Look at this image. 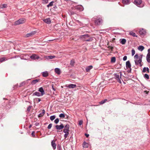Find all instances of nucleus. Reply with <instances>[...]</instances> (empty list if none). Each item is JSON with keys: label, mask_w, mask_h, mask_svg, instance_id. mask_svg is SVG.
I'll list each match as a JSON object with an SVG mask.
<instances>
[{"label": "nucleus", "mask_w": 150, "mask_h": 150, "mask_svg": "<svg viewBox=\"0 0 150 150\" xmlns=\"http://www.w3.org/2000/svg\"><path fill=\"white\" fill-rule=\"evenodd\" d=\"M138 48L139 50L142 51L144 49V47L142 45H140L138 47Z\"/></svg>", "instance_id": "28"}, {"label": "nucleus", "mask_w": 150, "mask_h": 150, "mask_svg": "<svg viewBox=\"0 0 150 150\" xmlns=\"http://www.w3.org/2000/svg\"><path fill=\"white\" fill-rule=\"evenodd\" d=\"M55 142V141L54 140H52L51 142V145L54 149H55L56 148V144Z\"/></svg>", "instance_id": "17"}, {"label": "nucleus", "mask_w": 150, "mask_h": 150, "mask_svg": "<svg viewBox=\"0 0 150 150\" xmlns=\"http://www.w3.org/2000/svg\"><path fill=\"white\" fill-rule=\"evenodd\" d=\"M48 0H43V3L46 4L48 3Z\"/></svg>", "instance_id": "47"}, {"label": "nucleus", "mask_w": 150, "mask_h": 150, "mask_svg": "<svg viewBox=\"0 0 150 150\" xmlns=\"http://www.w3.org/2000/svg\"><path fill=\"white\" fill-rule=\"evenodd\" d=\"M49 40L50 41H53V40Z\"/></svg>", "instance_id": "64"}, {"label": "nucleus", "mask_w": 150, "mask_h": 150, "mask_svg": "<svg viewBox=\"0 0 150 150\" xmlns=\"http://www.w3.org/2000/svg\"><path fill=\"white\" fill-rule=\"evenodd\" d=\"M148 53L146 57V60L148 63L150 62V48L148 50Z\"/></svg>", "instance_id": "8"}, {"label": "nucleus", "mask_w": 150, "mask_h": 150, "mask_svg": "<svg viewBox=\"0 0 150 150\" xmlns=\"http://www.w3.org/2000/svg\"><path fill=\"white\" fill-rule=\"evenodd\" d=\"M64 127V126L62 124H61L60 125H57L55 126V127L57 130H61L63 129Z\"/></svg>", "instance_id": "9"}, {"label": "nucleus", "mask_w": 150, "mask_h": 150, "mask_svg": "<svg viewBox=\"0 0 150 150\" xmlns=\"http://www.w3.org/2000/svg\"><path fill=\"white\" fill-rule=\"evenodd\" d=\"M114 75L115 79L119 83H121L122 82L121 80L122 79V77H120L119 75L117 74L116 73L114 74Z\"/></svg>", "instance_id": "4"}, {"label": "nucleus", "mask_w": 150, "mask_h": 150, "mask_svg": "<svg viewBox=\"0 0 150 150\" xmlns=\"http://www.w3.org/2000/svg\"><path fill=\"white\" fill-rule=\"evenodd\" d=\"M64 129H67L68 130H69V125L68 124L66 125L65 126H64Z\"/></svg>", "instance_id": "31"}, {"label": "nucleus", "mask_w": 150, "mask_h": 150, "mask_svg": "<svg viewBox=\"0 0 150 150\" xmlns=\"http://www.w3.org/2000/svg\"><path fill=\"white\" fill-rule=\"evenodd\" d=\"M116 61V59L115 57H113L111 58V62H115Z\"/></svg>", "instance_id": "36"}, {"label": "nucleus", "mask_w": 150, "mask_h": 150, "mask_svg": "<svg viewBox=\"0 0 150 150\" xmlns=\"http://www.w3.org/2000/svg\"><path fill=\"white\" fill-rule=\"evenodd\" d=\"M139 33L141 35L144 36L146 33V31L143 29H142L139 30Z\"/></svg>", "instance_id": "13"}, {"label": "nucleus", "mask_w": 150, "mask_h": 150, "mask_svg": "<svg viewBox=\"0 0 150 150\" xmlns=\"http://www.w3.org/2000/svg\"><path fill=\"white\" fill-rule=\"evenodd\" d=\"M85 136H86L87 137H88L89 136V134L85 133Z\"/></svg>", "instance_id": "57"}, {"label": "nucleus", "mask_w": 150, "mask_h": 150, "mask_svg": "<svg viewBox=\"0 0 150 150\" xmlns=\"http://www.w3.org/2000/svg\"><path fill=\"white\" fill-rule=\"evenodd\" d=\"M127 56H125L124 57L123 59V60L124 61H126L127 59Z\"/></svg>", "instance_id": "50"}, {"label": "nucleus", "mask_w": 150, "mask_h": 150, "mask_svg": "<svg viewBox=\"0 0 150 150\" xmlns=\"http://www.w3.org/2000/svg\"><path fill=\"white\" fill-rule=\"evenodd\" d=\"M59 116L61 118H64L65 116L64 114L61 113L59 115Z\"/></svg>", "instance_id": "35"}, {"label": "nucleus", "mask_w": 150, "mask_h": 150, "mask_svg": "<svg viewBox=\"0 0 150 150\" xmlns=\"http://www.w3.org/2000/svg\"><path fill=\"white\" fill-rule=\"evenodd\" d=\"M30 57V58L33 60L38 59L40 58L39 56L35 54H33Z\"/></svg>", "instance_id": "7"}, {"label": "nucleus", "mask_w": 150, "mask_h": 150, "mask_svg": "<svg viewBox=\"0 0 150 150\" xmlns=\"http://www.w3.org/2000/svg\"><path fill=\"white\" fill-rule=\"evenodd\" d=\"M86 20L88 22V23H87L86 24H85V27H86L85 25H87L88 23L89 22V20L88 19H86Z\"/></svg>", "instance_id": "55"}, {"label": "nucleus", "mask_w": 150, "mask_h": 150, "mask_svg": "<svg viewBox=\"0 0 150 150\" xmlns=\"http://www.w3.org/2000/svg\"><path fill=\"white\" fill-rule=\"evenodd\" d=\"M80 38L81 39H83L84 38V35H82L81 36Z\"/></svg>", "instance_id": "54"}, {"label": "nucleus", "mask_w": 150, "mask_h": 150, "mask_svg": "<svg viewBox=\"0 0 150 150\" xmlns=\"http://www.w3.org/2000/svg\"><path fill=\"white\" fill-rule=\"evenodd\" d=\"M93 40L92 37H90V35L88 34H85V41L91 42Z\"/></svg>", "instance_id": "3"}, {"label": "nucleus", "mask_w": 150, "mask_h": 150, "mask_svg": "<svg viewBox=\"0 0 150 150\" xmlns=\"http://www.w3.org/2000/svg\"><path fill=\"white\" fill-rule=\"evenodd\" d=\"M38 91L41 92L42 95H43L45 94V92L42 87H41L38 89Z\"/></svg>", "instance_id": "18"}, {"label": "nucleus", "mask_w": 150, "mask_h": 150, "mask_svg": "<svg viewBox=\"0 0 150 150\" xmlns=\"http://www.w3.org/2000/svg\"><path fill=\"white\" fill-rule=\"evenodd\" d=\"M129 33L130 35L132 36L133 37H137V36L136 35L135 33L132 31H130Z\"/></svg>", "instance_id": "27"}, {"label": "nucleus", "mask_w": 150, "mask_h": 150, "mask_svg": "<svg viewBox=\"0 0 150 150\" xmlns=\"http://www.w3.org/2000/svg\"><path fill=\"white\" fill-rule=\"evenodd\" d=\"M43 21L45 23L50 24L51 23V21L50 18H47L43 20Z\"/></svg>", "instance_id": "16"}, {"label": "nucleus", "mask_w": 150, "mask_h": 150, "mask_svg": "<svg viewBox=\"0 0 150 150\" xmlns=\"http://www.w3.org/2000/svg\"><path fill=\"white\" fill-rule=\"evenodd\" d=\"M36 32L35 31H32L31 33L27 34L25 36V37L28 38L34 35Z\"/></svg>", "instance_id": "11"}, {"label": "nucleus", "mask_w": 150, "mask_h": 150, "mask_svg": "<svg viewBox=\"0 0 150 150\" xmlns=\"http://www.w3.org/2000/svg\"><path fill=\"white\" fill-rule=\"evenodd\" d=\"M31 127H32V125H30L29 126V128H31Z\"/></svg>", "instance_id": "61"}, {"label": "nucleus", "mask_w": 150, "mask_h": 150, "mask_svg": "<svg viewBox=\"0 0 150 150\" xmlns=\"http://www.w3.org/2000/svg\"><path fill=\"white\" fill-rule=\"evenodd\" d=\"M122 2L125 5H128L131 2L130 0H122Z\"/></svg>", "instance_id": "15"}, {"label": "nucleus", "mask_w": 150, "mask_h": 150, "mask_svg": "<svg viewBox=\"0 0 150 150\" xmlns=\"http://www.w3.org/2000/svg\"><path fill=\"white\" fill-rule=\"evenodd\" d=\"M107 100L106 99H104V100H102L100 102H99V103L100 104H103L104 103L106 102V101H107Z\"/></svg>", "instance_id": "33"}, {"label": "nucleus", "mask_w": 150, "mask_h": 150, "mask_svg": "<svg viewBox=\"0 0 150 150\" xmlns=\"http://www.w3.org/2000/svg\"><path fill=\"white\" fill-rule=\"evenodd\" d=\"M42 75L43 77H46L48 75V73L47 71L43 72L42 73Z\"/></svg>", "instance_id": "23"}, {"label": "nucleus", "mask_w": 150, "mask_h": 150, "mask_svg": "<svg viewBox=\"0 0 150 150\" xmlns=\"http://www.w3.org/2000/svg\"><path fill=\"white\" fill-rule=\"evenodd\" d=\"M7 7V5L6 4H2V6H1V8H6Z\"/></svg>", "instance_id": "38"}, {"label": "nucleus", "mask_w": 150, "mask_h": 150, "mask_svg": "<svg viewBox=\"0 0 150 150\" xmlns=\"http://www.w3.org/2000/svg\"><path fill=\"white\" fill-rule=\"evenodd\" d=\"M35 100L37 103H38L41 101V99L39 98H36Z\"/></svg>", "instance_id": "42"}, {"label": "nucleus", "mask_w": 150, "mask_h": 150, "mask_svg": "<svg viewBox=\"0 0 150 150\" xmlns=\"http://www.w3.org/2000/svg\"><path fill=\"white\" fill-rule=\"evenodd\" d=\"M83 123V121L82 120H80L79 122V125H82Z\"/></svg>", "instance_id": "45"}, {"label": "nucleus", "mask_w": 150, "mask_h": 150, "mask_svg": "<svg viewBox=\"0 0 150 150\" xmlns=\"http://www.w3.org/2000/svg\"><path fill=\"white\" fill-rule=\"evenodd\" d=\"M82 145H83V147H84V142H83Z\"/></svg>", "instance_id": "60"}, {"label": "nucleus", "mask_w": 150, "mask_h": 150, "mask_svg": "<svg viewBox=\"0 0 150 150\" xmlns=\"http://www.w3.org/2000/svg\"><path fill=\"white\" fill-rule=\"evenodd\" d=\"M55 115H52L50 117V118L51 120L52 121L55 118Z\"/></svg>", "instance_id": "37"}, {"label": "nucleus", "mask_w": 150, "mask_h": 150, "mask_svg": "<svg viewBox=\"0 0 150 150\" xmlns=\"http://www.w3.org/2000/svg\"><path fill=\"white\" fill-rule=\"evenodd\" d=\"M52 89H53L54 91H55V89L52 87Z\"/></svg>", "instance_id": "62"}, {"label": "nucleus", "mask_w": 150, "mask_h": 150, "mask_svg": "<svg viewBox=\"0 0 150 150\" xmlns=\"http://www.w3.org/2000/svg\"><path fill=\"white\" fill-rule=\"evenodd\" d=\"M133 3L137 6L140 8H142L144 6V3L142 2V0H134Z\"/></svg>", "instance_id": "1"}, {"label": "nucleus", "mask_w": 150, "mask_h": 150, "mask_svg": "<svg viewBox=\"0 0 150 150\" xmlns=\"http://www.w3.org/2000/svg\"><path fill=\"white\" fill-rule=\"evenodd\" d=\"M33 96H38L39 97L40 96H42L43 95H42V94H41V93H40L39 92H35L33 93Z\"/></svg>", "instance_id": "20"}, {"label": "nucleus", "mask_w": 150, "mask_h": 150, "mask_svg": "<svg viewBox=\"0 0 150 150\" xmlns=\"http://www.w3.org/2000/svg\"><path fill=\"white\" fill-rule=\"evenodd\" d=\"M55 71L56 74L59 75L61 73L60 69L58 68L55 69Z\"/></svg>", "instance_id": "22"}, {"label": "nucleus", "mask_w": 150, "mask_h": 150, "mask_svg": "<svg viewBox=\"0 0 150 150\" xmlns=\"http://www.w3.org/2000/svg\"><path fill=\"white\" fill-rule=\"evenodd\" d=\"M54 3L53 1H52L50 2L47 6V7L49 8L50 6H52L53 5V4Z\"/></svg>", "instance_id": "29"}, {"label": "nucleus", "mask_w": 150, "mask_h": 150, "mask_svg": "<svg viewBox=\"0 0 150 150\" xmlns=\"http://www.w3.org/2000/svg\"><path fill=\"white\" fill-rule=\"evenodd\" d=\"M26 82H25V81H23V82H22L20 84V85L19 86V87H20L22 86H24V85H25V84H26Z\"/></svg>", "instance_id": "34"}, {"label": "nucleus", "mask_w": 150, "mask_h": 150, "mask_svg": "<svg viewBox=\"0 0 150 150\" xmlns=\"http://www.w3.org/2000/svg\"><path fill=\"white\" fill-rule=\"evenodd\" d=\"M30 106L28 107V108H27V110L29 111L30 109Z\"/></svg>", "instance_id": "56"}, {"label": "nucleus", "mask_w": 150, "mask_h": 150, "mask_svg": "<svg viewBox=\"0 0 150 150\" xmlns=\"http://www.w3.org/2000/svg\"><path fill=\"white\" fill-rule=\"evenodd\" d=\"M45 58L47 59H49V56H46L45 57Z\"/></svg>", "instance_id": "53"}, {"label": "nucleus", "mask_w": 150, "mask_h": 150, "mask_svg": "<svg viewBox=\"0 0 150 150\" xmlns=\"http://www.w3.org/2000/svg\"><path fill=\"white\" fill-rule=\"evenodd\" d=\"M55 57V56H49V59H52L54 58Z\"/></svg>", "instance_id": "49"}, {"label": "nucleus", "mask_w": 150, "mask_h": 150, "mask_svg": "<svg viewBox=\"0 0 150 150\" xmlns=\"http://www.w3.org/2000/svg\"><path fill=\"white\" fill-rule=\"evenodd\" d=\"M17 84L16 85H15L14 86V87L15 86H17Z\"/></svg>", "instance_id": "63"}, {"label": "nucleus", "mask_w": 150, "mask_h": 150, "mask_svg": "<svg viewBox=\"0 0 150 150\" xmlns=\"http://www.w3.org/2000/svg\"><path fill=\"white\" fill-rule=\"evenodd\" d=\"M66 87L69 88H74L76 87V85L72 84H71L69 85H66L65 86Z\"/></svg>", "instance_id": "14"}, {"label": "nucleus", "mask_w": 150, "mask_h": 150, "mask_svg": "<svg viewBox=\"0 0 150 150\" xmlns=\"http://www.w3.org/2000/svg\"><path fill=\"white\" fill-rule=\"evenodd\" d=\"M144 77L145 79H149V75L146 74H145L144 76Z\"/></svg>", "instance_id": "30"}, {"label": "nucleus", "mask_w": 150, "mask_h": 150, "mask_svg": "<svg viewBox=\"0 0 150 150\" xmlns=\"http://www.w3.org/2000/svg\"><path fill=\"white\" fill-rule=\"evenodd\" d=\"M89 144L85 142V148H87Z\"/></svg>", "instance_id": "51"}, {"label": "nucleus", "mask_w": 150, "mask_h": 150, "mask_svg": "<svg viewBox=\"0 0 150 150\" xmlns=\"http://www.w3.org/2000/svg\"><path fill=\"white\" fill-rule=\"evenodd\" d=\"M52 126V124L51 123L47 127V128L49 129H50L51 128Z\"/></svg>", "instance_id": "46"}, {"label": "nucleus", "mask_w": 150, "mask_h": 150, "mask_svg": "<svg viewBox=\"0 0 150 150\" xmlns=\"http://www.w3.org/2000/svg\"><path fill=\"white\" fill-rule=\"evenodd\" d=\"M143 72H146L149 73V69L148 67H144L142 70Z\"/></svg>", "instance_id": "21"}, {"label": "nucleus", "mask_w": 150, "mask_h": 150, "mask_svg": "<svg viewBox=\"0 0 150 150\" xmlns=\"http://www.w3.org/2000/svg\"><path fill=\"white\" fill-rule=\"evenodd\" d=\"M39 79H36L33 80L31 82V84L33 85L35 84L37 82H38L39 81Z\"/></svg>", "instance_id": "24"}, {"label": "nucleus", "mask_w": 150, "mask_h": 150, "mask_svg": "<svg viewBox=\"0 0 150 150\" xmlns=\"http://www.w3.org/2000/svg\"><path fill=\"white\" fill-rule=\"evenodd\" d=\"M135 63L136 65H139L140 67H142V57H139L138 60H135Z\"/></svg>", "instance_id": "6"}, {"label": "nucleus", "mask_w": 150, "mask_h": 150, "mask_svg": "<svg viewBox=\"0 0 150 150\" xmlns=\"http://www.w3.org/2000/svg\"><path fill=\"white\" fill-rule=\"evenodd\" d=\"M69 134V132H67V133H65V134L64 135V138L65 139H66L68 136V135Z\"/></svg>", "instance_id": "41"}, {"label": "nucleus", "mask_w": 150, "mask_h": 150, "mask_svg": "<svg viewBox=\"0 0 150 150\" xmlns=\"http://www.w3.org/2000/svg\"><path fill=\"white\" fill-rule=\"evenodd\" d=\"M75 62L74 60H72L70 62V64L72 65H74V64Z\"/></svg>", "instance_id": "39"}, {"label": "nucleus", "mask_w": 150, "mask_h": 150, "mask_svg": "<svg viewBox=\"0 0 150 150\" xmlns=\"http://www.w3.org/2000/svg\"><path fill=\"white\" fill-rule=\"evenodd\" d=\"M144 92L146 93V94H148L149 91L147 92L146 91H144Z\"/></svg>", "instance_id": "59"}, {"label": "nucleus", "mask_w": 150, "mask_h": 150, "mask_svg": "<svg viewBox=\"0 0 150 150\" xmlns=\"http://www.w3.org/2000/svg\"><path fill=\"white\" fill-rule=\"evenodd\" d=\"M31 135L32 136V137H34L35 136V132L33 131L32 132Z\"/></svg>", "instance_id": "52"}, {"label": "nucleus", "mask_w": 150, "mask_h": 150, "mask_svg": "<svg viewBox=\"0 0 150 150\" xmlns=\"http://www.w3.org/2000/svg\"><path fill=\"white\" fill-rule=\"evenodd\" d=\"M120 43L122 45L125 44L126 41L125 39H121L120 40Z\"/></svg>", "instance_id": "25"}, {"label": "nucleus", "mask_w": 150, "mask_h": 150, "mask_svg": "<svg viewBox=\"0 0 150 150\" xmlns=\"http://www.w3.org/2000/svg\"><path fill=\"white\" fill-rule=\"evenodd\" d=\"M69 130L67 129H64L63 132L65 133H67V132H69Z\"/></svg>", "instance_id": "43"}, {"label": "nucleus", "mask_w": 150, "mask_h": 150, "mask_svg": "<svg viewBox=\"0 0 150 150\" xmlns=\"http://www.w3.org/2000/svg\"><path fill=\"white\" fill-rule=\"evenodd\" d=\"M76 9L79 11H81L83 10V8L81 5H78L75 7Z\"/></svg>", "instance_id": "10"}, {"label": "nucleus", "mask_w": 150, "mask_h": 150, "mask_svg": "<svg viewBox=\"0 0 150 150\" xmlns=\"http://www.w3.org/2000/svg\"><path fill=\"white\" fill-rule=\"evenodd\" d=\"M45 113V110H43L42 111V112L39 114L38 117H42L44 115Z\"/></svg>", "instance_id": "26"}, {"label": "nucleus", "mask_w": 150, "mask_h": 150, "mask_svg": "<svg viewBox=\"0 0 150 150\" xmlns=\"http://www.w3.org/2000/svg\"><path fill=\"white\" fill-rule=\"evenodd\" d=\"M135 51L134 49L132 50V56H133L135 54Z\"/></svg>", "instance_id": "44"}, {"label": "nucleus", "mask_w": 150, "mask_h": 150, "mask_svg": "<svg viewBox=\"0 0 150 150\" xmlns=\"http://www.w3.org/2000/svg\"><path fill=\"white\" fill-rule=\"evenodd\" d=\"M134 58L135 59H138L139 58V56L138 54H136L134 56Z\"/></svg>", "instance_id": "48"}, {"label": "nucleus", "mask_w": 150, "mask_h": 150, "mask_svg": "<svg viewBox=\"0 0 150 150\" xmlns=\"http://www.w3.org/2000/svg\"><path fill=\"white\" fill-rule=\"evenodd\" d=\"M25 21V19L21 18L15 21V24L16 25H18L24 23Z\"/></svg>", "instance_id": "5"}, {"label": "nucleus", "mask_w": 150, "mask_h": 150, "mask_svg": "<svg viewBox=\"0 0 150 150\" xmlns=\"http://www.w3.org/2000/svg\"><path fill=\"white\" fill-rule=\"evenodd\" d=\"M119 73L120 74V77H121V76H122V72L121 71H120V72Z\"/></svg>", "instance_id": "58"}, {"label": "nucleus", "mask_w": 150, "mask_h": 150, "mask_svg": "<svg viewBox=\"0 0 150 150\" xmlns=\"http://www.w3.org/2000/svg\"><path fill=\"white\" fill-rule=\"evenodd\" d=\"M94 19V23L96 25H100L103 22L102 18L99 17H96Z\"/></svg>", "instance_id": "2"}, {"label": "nucleus", "mask_w": 150, "mask_h": 150, "mask_svg": "<svg viewBox=\"0 0 150 150\" xmlns=\"http://www.w3.org/2000/svg\"><path fill=\"white\" fill-rule=\"evenodd\" d=\"M6 60V57H3L0 58V63H1L3 62Z\"/></svg>", "instance_id": "32"}, {"label": "nucleus", "mask_w": 150, "mask_h": 150, "mask_svg": "<svg viewBox=\"0 0 150 150\" xmlns=\"http://www.w3.org/2000/svg\"><path fill=\"white\" fill-rule=\"evenodd\" d=\"M131 65L130 62L129 61H127L126 62V67L127 68H129L130 69V72L131 71Z\"/></svg>", "instance_id": "12"}, {"label": "nucleus", "mask_w": 150, "mask_h": 150, "mask_svg": "<svg viewBox=\"0 0 150 150\" xmlns=\"http://www.w3.org/2000/svg\"><path fill=\"white\" fill-rule=\"evenodd\" d=\"M93 68V67L92 65H90L86 67V70L87 72H89Z\"/></svg>", "instance_id": "19"}, {"label": "nucleus", "mask_w": 150, "mask_h": 150, "mask_svg": "<svg viewBox=\"0 0 150 150\" xmlns=\"http://www.w3.org/2000/svg\"><path fill=\"white\" fill-rule=\"evenodd\" d=\"M59 119L58 118H57V119H56L54 121V122L56 124H57L59 122Z\"/></svg>", "instance_id": "40"}]
</instances>
